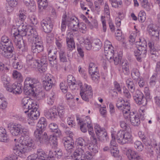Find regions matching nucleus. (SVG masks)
Wrapping results in <instances>:
<instances>
[{
  "mask_svg": "<svg viewBox=\"0 0 160 160\" xmlns=\"http://www.w3.org/2000/svg\"><path fill=\"white\" fill-rule=\"evenodd\" d=\"M22 105L23 112L27 114L28 122L29 124L34 125L35 121L39 118L40 112L38 109L39 106L35 101L27 97L22 100Z\"/></svg>",
  "mask_w": 160,
  "mask_h": 160,
  "instance_id": "f257e3e1",
  "label": "nucleus"
},
{
  "mask_svg": "<svg viewBox=\"0 0 160 160\" xmlns=\"http://www.w3.org/2000/svg\"><path fill=\"white\" fill-rule=\"evenodd\" d=\"M47 125L46 118L43 117L41 118L38 122L37 128L34 132V136L37 142L39 144L47 143L49 141V138L47 134L44 132Z\"/></svg>",
  "mask_w": 160,
  "mask_h": 160,
  "instance_id": "f03ea898",
  "label": "nucleus"
},
{
  "mask_svg": "<svg viewBox=\"0 0 160 160\" xmlns=\"http://www.w3.org/2000/svg\"><path fill=\"white\" fill-rule=\"evenodd\" d=\"M39 82L36 78L27 77L24 81V91L27 95L35 97L39 92L37 87L39 86Z\"/></svg>",
  "mask_w": 160,
  "mask_h": 160,
  "instance_id": "7ed1b4c3",
  "label": "nucleus"
},
{
  "mask_svg": "<svg viewBox=\"0 0 160 160\" xmlns=\"http://www.w3.org/2000/svg\"><path fill=\"white\" fill-rule=\"evenodd\" d=\"M10 130L12 134L14 136H17L22 133L21 137V141L30 138L28 129L20 124L11 125Z\"/></svg>",
  "mask_w": 160,
  "mask_h": 160,
  "instance_id": "20e7f679",
  "label": "nucleus"
},
{
  "mask_svg": "<svg viewBox=\"0 0 160 160\" xmlns=\"http://www.w3.org/2000/svg\"><path fill=\"white\" fill-rule=\"evenodd\" d=\"M139 41H136L135 43L136 47L138 50L134 52L135 55L137 60L141 61L142 58L145 57L147 53V44L145 40L141 42V39L139 38Z\"/></svg>",
  "mask_w": 160,
  "mask_h": 160,
  "instance_id": "39448f33",
  "label": "nucleus"
},
{
  "mask_svg": "<svg viewBox=\"0 0 160 160\" xmlns=\"http://www.w3.org/2000/svg\"><path fill=\"white\" fill-rule=\"evenodd\" d=\"M66 130L64 132L67 135V138H64L63 142L65 149L68 152H71L74 149L73 134L72 132L69 130V128L67 126H65Z\"/></svg>",
  "mask_w": 160,
  "mask_h": 160,
  "instance_id": "423d86ee",
  "label": "nucleus"
},
{
  "mask_svg": "<svg viewBox=\"0 0 160 160\" xmlns=\"http://www.w3.org/2000/svg\"><path fill=\"white\" fill-rule=\"evenodd\" d=\"M116 139L118 142L121 144L126 143H132L133 138L131 133L127 131L120 130L117 133Z\"/></svg>",
  "mask_w": 160,
  "mask_h": 160,
  "instance_id": "0eeeda50",
  "label": "nucleus"
},
{
  "mask_svg": "<svg viewBox=\"0 0 160 160\" xmlns=\"http://www.w3.org/2000/svg\"><path fill=\"white\" fill-rule=\"evenodd\" d=\"M130 100L118 98L117 101L116 107L121 111L125 118H128L126 115L129 113L131 108Z\"/></svg>",
  "mask_w": 160,
  "mask_h": 160,
  "instance_id": "6e6552de",
  "label": "nucleus"
},
{
  "mask_svg": "<svg viewBox=\"0 0 160 160\" xmlns=\"http://www.w3.org/2000/svg\"><path fill=\"white\" fill-rule=\"evenodd\" d=\"M78 123L80 125V129L83 132H85L88 129L89 133L92 131H93L92 125L90 118L86 117L84 119L79 118L77 117Z\"/></svg>",
  "mask_w": 160,
  "mask_h": 160,
  "instance_id": "1a4fd4ad",
  "label": "nucleus"
},
{
  "mask_svg": "<svg viewBox=\"0 0 160 160\" xmlns=\"http://www.w3.org/2000/svg\"><path fill=\"white\" fill-rule=\"evenodd\" d=\"M81 151L75 150L73 153L74 158L77 160H93L94 154L90 152H86L85 154V150H81Z\"/></svg>",
  "mask_w": 160,
  "mask_h": 160,
  "instance_id": "9d476101",
  "label": "nucleus"
},
{
  "mask_svg": "<svg viewBox=\"0 0 160 160\" xmlns=\"http://www.w3.org/2000/svg\"><path fill=\"white\" fill-rule=\"evenodd\" d=\"M14 48L12 43L11 42L10 45L6 47H0V54L5 58H10L13 55Z\"/></svg>",
  "mask_w": 160,
  "mask_h": 160,
  "instance_id": "9b49d317",
  "label": "nucleus"
},
{
  "mask_svg": "<svg viewBox=\"0 0 160 160\" xmlns=\"http://www.w3.org/2000/svg\"><path fill=\"white\" fill-rule=\"evenodd\" d=\"M104 54L106 58L110 61V62H112V58L115 55L113 47L111 43L108 40H105L104 47Z\"/></svg>",
  "mask_w": 160,
  "mask_h": 160,
  "instance_id": "f8f14e48",
  "label": "nucleus"
},
{
  "mask_svg": "<svg viewBox=\"0 0 160 160\" xmlns=\"http://www.w3.org/2000/svg\"><path fill=\"white\" fill-rule=\"evenodd\" d=\"M55 84V81L52 76L50 74H47L44 76L43 85L46 90L50 89Z\"/></svg>",
  "mask_w": 160,
  "mask_h": 160,
  "instance_id": "ddd939ff",
  "label": "nucleus"
},
{
  "mask_svg": "<svg viewBox=\"0 0 160 160\" xmlns=\"http://www.w3.org/2000/svg\"><path fill=\"white\" fill-rule=\"evenodd\" d=\"M85 88L81 90L80 94L82 99L86 102H88L89 98L92 96V90L91 87L86 84H84Z\"/></svg>",
  "mask_w": 160,
  "mask_h": 160,
  "instance_id": "4468645a",
  "label": "nucleus"
},
{
  "mask_svg": "<svg viewBox=\"0 0 160 160\" xmlns=\"http://www.w3.org/2000/svg\"><path fill=\"white\" fill-rule=\"evenodd\" d=\"M79 20L76 17H68L67 18V26L68 28L73 32H76L78 30V25Z\"/></svg>",
  "mask_w": 160,
  "mask_h": 160,
  "instance_id": "2eb2a0df",
  "label": "nucleus"
},
{
  "mask_svg": "<svg viewBox=\"0 0 160 160\" xmlns=\"http://www.w3.org/2000/svg\"><path fill=\"white\" fill-rule=\"evenodd\" d=\"M44 112L45 116L49 119L55 120L58 118V110L56 106H53L48 110H44Z\"/></svg>",
  "mask_w": 160,
  "mask_h": 160,
  "instance_id": "dca6fc26",
  "label": "nucleus"
},
{
  "mask_svg": "<svg viewBox=\"0 0 160 160\" xmlns=\"http://www.w3.org/2000/svg\"><path fill=\"white\" fill-rule=\"evenodd\" d=\"M27 151L26 147H25L21 143L13 148V152L15 154L14 155L17 157L18 156L21 158L25 157Z\"/></svg>",
  "mask_w": 160,
  "mask_h": 160,
  "instance_id": "f3484780",
  "label": "nucleus"
},
{
  "mask_svg": "<svg viewBox=\"0 0 160 160\" xmlns=\"http://www.w3.org/2000/svg\"><path fill=\"white\" fill-rule=\"evenodd\" d=\"M73 35L71 32H68L67 34L66 42L68 50L70 52L75 48L73 39Z\"/></svg>",
  "mask_w": 160,
  "mask_h": 160,
  "instance_id": "a211bd4d",
  "label": "nucleus"
},
{
  "mask_svg": "<svg viewBox=\"0 0 160 160\" xmlns=\"http://www.w3.org/2000/svg\"><path fill=\"white\" fill-rule=\"evenodd\" d=\"M128 115H129L130 121L132 125L134 126H138L140 125L141 121L139 115L136 113H135L134 112H131L126 115L128 118H128Z\"/></svg>",
  "mask_w": 160,
  "mask_h": 160,
  "instance_id": "6ab92c4d",
  "label": "nucleus"
},
{
  "mask_svg": "<svg viewBox=\"0 0 160 160\" xmlns=\"http://www.w3.org/2000/svg\"><path fill=\"white\" fill-rule=\"evenodd\" d=\"M41 25L45 32L49 33L53 29V24L50 19L47 20L43 19L41 22Z\"/></svg>",
  "mask_w": 160,
  "mask_h": 160,
  "instance_id": "aec40b11",
  "label": "nucleus"
},
{
  "mask_svg": "<svg viewBox=\"0 0 160 160\" xmlns=\"http://www.w3.org/2000/svg\"><path fill=\"white\" fill-rule=\"evenodd\" d=\"M8 92L15 94H19L22 92V86L20 83L10 84L8 85L6 88Z\"/></svg>",
  "mask_w": 160,
  "mask_h": 160,
  "instance_id": "412c9836",
  "label": "nucleus"
},
{
  "mask_svg": "<svg viewBox=\"0 0 160 160\" xmlns=\"http://www.w3.org/2000/svg\"><path fill=\"white\" fill-rule=\"evenodd\" d=\"M126 155L129 160H142L141 156L132 149L128 150L126 152Z\"/></svg>",
  "mask_w": 160,
  "mask_h": 160,
  "instance_id": "4be33fe9",
  "label": "nucleus"
},
{
  "mask_svg": "<svg viewBox=\"0 0 160 160\" xmlns=\"http://www.w3.org/2000/svg\"><path fill=\"white\" fill-rule=\"evenodd\" d=\"M9 137L5 129L0 127V142H7L9 141Z\"/></svg>",
  "mask_w": 160,
  "mask_h": 160,
  "instance_id": "5701e85b",
  "label": "nucleus"
},
{
  "mask_svg": "<svg viewBox=\"0 0 160 160\" xmlns=\"http://www.w3.org/2000/svg\"><path fill=\"white\" fill-rule=\"evenodd\" d=\"M43 49V46H41L39 45H32L31 50L33 53H36V57H40L41 56V54L40 53V52H42Z\"/></svg>",
  "mask_w": 160,
  "mask_h": 160,
  "instance_id": "b1692460",
  "label": "nucleus"
},
{
  "mask_svg": "<svg viewBox=\"0 0 160 160\" xmlns=\"http://www.w3.org/2000/svg\"><path fill=\"white\" fill-rule=\"evenodd\" d=\"M38 160H48L47 156L41 149H38L36 154H34Z\"/></svg>",
  "mask_w": 160,
  "mask_h": 160,
  "instance_id": "393cba45",
  "label": "nucleus"
},
{
  "mask_svg": "<svg viewBox=\"0 0 160 160\" xmlns=\"http://www.w3.org/2000/svg\"><path fill=\"white\" fill-rule=\"evenodd\" d=\"M51 131L54 132L57 136H59L61 134V131L58 128V125L55 123H50L49 126Z\"/></svg>",
  "mask_w": 160,
  "mask_h": 160,
  "instance_id": "a878e982",
  "label": "nucleus"
},
{
  "mask_svg": "<svg viewBox=\"0 0 160 160\" xmlns=\"http://www.w3.org/2000/svg\"><path fill=\"white\" fill-rule=\"evenodd\" d=\"M13 41L17 48L21 49L23 45V42L22 41V38L20 36L13 35Z\"/></svg>",
  "mask_w": 160,
  "mask_h": 160,
  "instance_id": "bb28decb",
  "label": "nucleus"
},
{
  "mask_svg": "<svg viewBox=\"0 0 160 160\" xmlns=\"http://www.w3.org/2000/svg\"><path fill=\"white\" fill-rule=\"evenodd\" d=\"M76 144L78 148V149L75 150H78L81 151V150H85V146H86L85 142L84 139L82 138H78L76 142Z\"/></svg>",
  "mask_w": 160,
  "mask_h": 160,
  "instance_id": "cd10ccee",
  "label": "nucleus"
},
{
  "mask_svg": "<svg viewBox=\"0 0 160 160\" xmlns=\"http://www.w3.org/2000/svg\"><path fill=\"white\" fill-rule=\"evenodd\" d=\"M20 142L24 146H27L29 148L28 149H29L33 148V147L34 146V144L33 143V141L30 137L28 138L22 140Z\"/></svg>",
  "mask_w": 160,
  "mask_h": 160,
  "instance_id": "c85d7f7f",
  "label": "nucleus"
},
{
  "mask_svg": "<svg viewBox=\"0 0 160 160\" xmlns=\"http://www.w3.org/2000/svg\"><path fill=\"white\" fill-rule=\"evenodd\" d=\"M92 44L93 50L98 51L101 48L102 43L99 39L96 38L93 40Z\"/></svg>",
  "mask_w": 160,
  "mask_h": 160,
  "instance_id": "c756f323",
  "label": "nucleus"
},
{
  "mask_svg": "<svg viewBox=\"0 0 160 160\" xmlns=\"http://www.w3.org/2000/svg\"><path fill=\"white\" fill-rule=\"evenodd\" d=\"M121 67L122 72L125 75H128L130 73L129 68V63L127 61H123L122 63Z\"/></svg>",
  "mask_w": 160,
  "mask_h": 160,
  "instance_id": "7c9ffc66",
  "label": "nucleus"
},
{
  "mask_svg": "<svg viewBox=\"0 0 160 160\" xmlns=\"http://www.w3.org/2000/svg\"><path fill=\"white\" fill-rule=\"evenodd\" d=\"M10 42H12L8 36L5 35L2 36L1 38L0 47H6L10 45Z\"/></svg>",
  "mask_w": 160,
  "mask_h": 160,
  "instance_id": "2f4dec72",
  "label": "nucleus"
},
{
  "mask_svg": "<svg viewBox=\"0 0 160 160\" xmlns=\"http://www.w3.org/2000/svg\"><path fill=\"white\" fill-rule=\"evenodd\" d=\"M36 63L38 65H39L40 63L41 64H47L46 62L48 61V59L46 54L41 55V56L40 57H36Z\"/></svg>",
  "mask_w": 160,
  "mask_h": 160,
  "instance_id": "473e14b6",
  "label": "nucleus"
},
{
  "mask_svg": "<svg viewBox=\"0 0 160 160\" xmlns=\"http://www.w3.org/2000/svg\"><path fill=\"white\" fill-rule=\"evenodd\" d=\"M29 29L25 28H22V29L18 30V32L14 33L13 35H17L20 36L22 38V37L26 36L27 34L28 35L29 33Z\"/></svg>",
  "mask_w": 160,
  "mask_h": 160,
  "instance_id": "72a5a7b5",
  "label": "nucleus"
},
{
  "mask_svg": "<svg viewBox=\"0 0 160 160\" xmlns=\"http://www.w3.org/2000/svg\"><path fill=\"white\" fill-rule=\"evenodd\" d=\"M38 8L41 11L45 10L48 5L47 0H38Z\"/></svg>",
  "mask_w": 160,
  "mask_h": 160,
  "instance_id": "f704fd0d",
  "label": "nucleus"
},
{
  "mask_svg": "<svg viewBox=\"0 0 160 160\" xmlns=\"http://www.w3.org/2000/svg\"><path fill=\"white\" fill-rule=\"evenodd\" d=\"M59 136H56L55 134L51 135L49 138L50 143L52 148H55L58 145L57 137Z\"/></svg>",
  "mask_w": 160,
  "mask_h": 160,
  "instance_id": "c9c22d12",
  "label": "nucleus"
},
{
  "mask_svg": "<svg viewBox=\"0 0 160 160\" xmlns=\"http://www.w3.org/2000/svg\"><path fill=\"white\" fill-rule=\"evenodd\" d=\"M56 98V94L53 92H51L48 96L47 103L50 105H52L54 102Z\"/></svg>",
  "mask_w": 160,
  "mask_h": 160,
  "instance_id": "e433bc0d",
  "label": "nucleus"
},
{
  "mask_svg": "<svg viewBox=\"0 0 160 160\" xmlns=\"http://www.w3.org/2000/svg\"><path fill=\"white\" fill-rule=\"evenodd\" d=\"M58 112L57 115L58 117L60 118H62L65 117L66 115L65 110L64 106L62 105H59L57 108Z\"/></svg>",
  "mask_w": 160,
  "mask_h": 160,
  "instance_id": "4c0bfd02",
  "label": "nucleus"
},
{
  "mask_svg": "<svg viewBox=\"0 0 160 160\" xmlns=\"http://www.w3.org/2000/svg\"><path fill=\"white\" fill-rule=\"evenodd\" d=\"M111 133L112 139L110 143V147H117L116 142V135H117V133L114 130H112Z\"/></svg>",
  "mask_w": 160,
  "mask_h": 160,
  "instance_id": "58836bf2",
  "label": "nucleus"
},
{
  "mask_svg": "<svg viewBox=\"0 0 160 160\" xmlns=\"http://www.w3.org/2000/svg\"><path fill=\"white\" fill-rule=\"evenodd\" d=\"M75 79L71 75H69L67 77V82L68 85L70 88L71 87H73L75 86Z\"/></svg>",
  "mask_w": 160,
  "mask_h": 160,
  "instance_id": "ea45409f",
  "label": "nucleus"
},
{
  "mask_svg": "<svg viewBox=\"0 0 160 160\" xmlns=\"http://www.w3.org/2000/svg\"><path fill=\"white\" fill-rule=\"evenodd\" d=\"M13 78L20 82L23 81V77L21 73L16 70H14L12 73Z\"/></svg>",
  "mask_w": 160,
  "mask_h": 160,
  "instance_id": "a19ab883",
  "label": "nucleus"
},
{
  "mask_svg": "<svg viewBox=\"0 0 160 160\" xmlns=\"http://www.w3.org/2000/svg\"><path fill=\"white\" fill-rule=\"evenodd\" d=\"M143 97H144L143 94L139 90H138L136 91L134 94L133 98L135 102L137 103L138 102H139V99H140V98Z\"/></svg>",
  "mask_w": 160,
  "mask_h": 160,
  "instance_id": "79ce46f5",
  "label": "nucleus"
},
{
  "mask_svg": "<svg viewBox=\"0 0 160 160\" xmlns=\"http://www.w3.org/2000/svg\"><path fill=\"white\" fill-rule=\"evenodd\" d=\"M126 84L130 92H133L134 91L135 88L134 84L132 80L131 79H127L126 81Z\"/></svg>",
  "mask_w": 160,
  "mask_h": 160,
  "instance_id": "37998d69",
  "label": "nucleus"
},
{
  "mask_svg": "<svg viewBox=\"0 0 160 160\" xmlns=\"http://www.w3.org/2000/svg\"><path fill=\"white\" fill-rule=\"evenodd\" d=\"M112 61H113L115 64L117 65L118 64H122V56L120 55L115 54L112 58Z\"/></svg>",
  "mask_w": 160,
  "mask_h": 160,
  "instance_id": "c03bdc74",
  "label": "nucleus"
},
{
  "mask_svg": "<svg viewBox=\"0 0 160 160\" xmlns=\"http://www.w3.org/2000/svg\"><path fill=\"white\" fill-rule=\"evenodd\" d=\"M131 74L132 78L135 80H138L139 78H141L140 77L139 72L137 69H133L131 72Z\"/></svg>",
  "mask_w": 160,
  "mask_h": 160,
  "instance_id": "a18cd8bd",
  "label": "nucleus"
},
{
  "mask_svg": "<svg viewBox=\"0 0 160 160\" xmlns=\"http://www.w3.org/2000/svg\"><path fill=\"white\" fill-rule=\"evenodd\" d=\"M18 16L19 20L22 22H23L27 18L26 11L21 9L18 12Z\"/></svg>",
  "mask_w": 160,
  "mask_h": 160,
  "instance_id": "49530a36",
  "label": "nucleus"
},
{
  "mask_svg": "<svg viewBox=\"0 0 160 160\" xmlns=\"http://www.w3.org/2000/svg\"><path fill=\"white\" fill-rule=\"evenodd\" d=\"M98 71V67L93 62H90L89 66V73H92Z\"/></svg>",
  "mask_w": 160,
  "mask_h": 160,
  "instance_id": "de8ad7c7",
  "label": "nucleus"
},
{
  "mask_svg": "<svg viewBox=\"0 0 160 160\" xmlns=\"http://www.w3.org/2000/svg\"><path fill=\"white\" fill-rule=\"evenodd\" d=\"M142 6L147 11H149L151 8L148 0H139Z\"/></svg>",
  "mask_w": 160,
  "mask_h": 160,
  "instance_id": "09e8293b",
  "label": "nucleus"
},
{
  "mask_svg": "<svg viewBox=\"0 0 160 160\" xmlns=\"http://www.w3.org/2000/svg\"><path fill=\"white\" fill-rule=\"evenodd\" d=\"M134 147L139 151H141L143 149V145L140 141H137L134 143Z\"/></svg>",
  "mask_w": 160,
  "mask_h": 160,
  "instance_id": "8fccbe9b",
  "label": "nucleus"
},
{
  "mask_svg": "<svg viewBox=\"0 0 160 160\" xmlns=\"http://www.w3.org/2000/svg\"><path fill=\"white\" fill-rule=\"evenodd\" d=\"M88 148L91 152L94 155L98 152V147L96 144H92Z\"/></svg>",
  "mask_w": 160,
  "mask_h": 160,
  "instance_id": "3c124183",
  "label": "nucleus"
},
{
  "mask_svg": "<svg viewBox=\"0 0 160 160\" xmlns=\"http://www.w3.org/2000/svg\"><path fill=\"white\" fill-rule=\"evenodd\" d=\"M59 53L60 61L62 62H67V58L64 52L62 50H60Z\"/></svg>",
  "mask_w": 160,
  "mask_h": 160,
  "instance_id": "603ef678",
  "label": "nucleus"
},
{
  "mask_svg": "<svg viewBox=\"0 0 160 160\" xmlns=\"http://www.w3.org/2000/svg\"><path fill=\"white\" fill-rule=\"evenodd\" d=\"M31 36V37L32 38V39H34L35 38H40L41 37L39 36L38 33L35 30L32 29H29V33L28 34V36Z\"/></svg>",
  "mask_w": 160,
  "mask_h": 160,
  "instance_id": "864d4df0",
  "label": "nucleus"
},
{
  "mask_svg": "<svg viewBox=\"0 0 160 160\" xmlns=\"http://www.w3.org/2000/svg\"><path fill=\"white\" fill-rule=\"evenodd\" d=\"M1 79L4 85H5V87H6V88H7V86L8 85H10V84H9V81L10 80L9 77L4 75L2 76Z\"/></svg>",
  "mask_w": 160,
  "mask_h": 160,
  "instance_id": "5fc2aeb1",
  "label": "nucleus"
},
{
  "mask_svg": "<svg viewBox=\"0 0 160 160\" xmlns=\"http://www.w3.org/2000/svg\"><path fill=\"white\" fill-rule=\"evenodd\" d=\"M138 18L139 21L144 22L146 19V13L142 11H140L138 14Z\"/></svg>",
  "mask_w": 160,
  "mask_h": 160,
  "instance_id": "6e6d98bb",
  "label": "nucleus"
},
{
  "mask_svg": "<svg viewBox=\"0 0 160 160\" xmlns=\"http://www.w3.org/2000/svg\"><path fill=\"white\" fill-rule=\"evenodd\" d=\"M80 32L82 33H85L86 31V24L83 22L79 23L78 25V28Z\"/></svg>",
  "mask_w": 160,
  "mask_h": 160,
  "instance_id": "4d7b16f0",
  "label": "nucleus"
},
{
  "mask_svg": "<svg viewBox=\"0 0 160 160\" xmlns=\"http://www.w3.org/2000/svg\"><path fill=\"white\" fill-rule=\"evenodd\" d=\"M110 150L112 155L114 157H117L119 153V151L117 147H110Z\"/></svg>",
  "mask_w": 160,
  "mask_h": 160,
  "instance_id": "13d9d810",
  "label": "nucleus"
},
{
  "mask_svg": "<svg viewBox=\"0 0 160 160\" xmlns=\"http://www.w3.org/2000/svg\"><path fill=\"white\" fill-rule=\"evenodd\" d=\"M12 66L14 68L19 70L22 68V65L20 61H13Z\"/></svg>",
  "mask_w": 160,
  "mask_h": 160,
  "instance_id": "bf43d9fd",
  "label": "nucleus"
},
{
  "mask_svg": "<svg viewBox=\"0 0 160 160\" xmlns=\"http://www.w3.org/2000/svg\"><path fill=\"white\" fill-rule=\"evenodd\" d=\"M112 7L116 8L119 7V5H121L122 4L121 0H113L110 2Z\"/></svg>",
  "mask_w": 160,
  "mask_h": 160,
  "instance_id": "052dcab7",
  "label": "nucleus"
},
{
  "mask_svg": "<svg viewBox=\"0 0 160 160\" xmlns=\"http://www.w3.org/2000/svg\"><path fill=\"white\" fill-rule=\"evenodd\" d=\"M39 45L43 46L42 41L41 38H36L34 39H33L32 45Z\"/></svg>",
  "mask_w": 160,
  "mask_h": 160,
  "instance_id": "680f3d73",
  "label": "nucleus"
},
{
  "mask_svg": "<svg viewBox=\"0 0 160 160\" xmlns=\"http://www.w3.org/2000/svg\"><path fill=\"white\" fill-rule=\"evenodd\" d=\"M84 43L85 47L87 50H90L91 49L92 47V44L88 39L85 40Z\"/></svg>",
  "mask_w": 160,
  "mask_h": 160,
  "instance_id": "e2e57ef3",
  "label": "nucleus"
},
{
  "mask_svg": "<svg viewBox=\"0 0 160 160\" xmlns=\"http://www.w3.org/2000/svg\"><path fill=\"white\" fill-rule=\"evenodd\" d=\"M94 130L97 135H98L101 132H103L104 130L103 128H101L100 126L98 124H95L94 126Z\"/></svg>",
  "mask_w": 160,
  "mask_h": 160,
  "instance_id": "0e129e2a",
  "label": "nucleus"
},
{
  "mask_svg": "<svg viewBox=\"0 0 160 160\" xmlns=\"http://www.w3.org/2000/svg\"><path fill=\"white\" fill-rule=\"evenodd\" d=\"M149 34L154 38H155L156 40H158L159 39V32L158 30L156 29L153 31H152L149 32Z\"/></svg>",
  "mask_w": 160,
  "mask_h": 160,
  "instance_id": "69168bd1",
  "label": "nucleus"
},
{
  "mask_svg": "<svg viewBox=\"0 0 160 160\" xmlns=\"http://www.w3.org/2000/svg\"><path fill=\"white\" fill-rule=\"evenodd\" d=\"M38 68V70L40 73H42L45 72L47 69V64H41V63L40 64H37Z\"/></svg>",
  "mask_w": 160,
  "mask_h": 160,
  "instance_id": "338daca9",
  "label": "nucleus"
},
{
  "mask_svg": "<svg viewBox=\"0 0 160 160\" xmlns=\"http://www.w3.org/2000/svg\"><path fill=\"white\" fill-rule=\"evenodd\" d=\"M100 140L102 142H105L109 140L107 132L106 131H104L102 134L100 138Z\"/></svg>",
  "mask_w": 160,
  "mask_h": 160,
  "instance_id": "774afa93",
  "label": "nucleus"
}]
</instances>
